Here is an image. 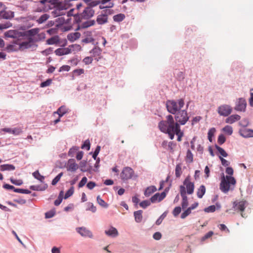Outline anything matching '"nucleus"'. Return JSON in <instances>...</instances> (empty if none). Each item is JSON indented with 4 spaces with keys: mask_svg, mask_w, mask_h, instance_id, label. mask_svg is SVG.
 I'll return each mask as SVG.
<instances>
[{
    "mask_svg": "<svg viewBox=\"0 0 253 253\" xmlns=\"http://www.w3.org/2000/svg\"><path fill=\"white\" fill-rule=\"evenodd\" d=\"M232 107L227 104H223L219 106L217 108L218 113L222 116L227 117L232 112Z\"/></svg>",
    "mask_w": 253,
    "mask_h": 253,
    "instance_id": "obj_7",
    "label": "nucleus"
},
{
    "mask_svg": "<svg viewBox=\"0 0 253 253\" xmlns=\"http://www.w3.org/2000/svg\"><path fill=\"white\" fill-rule=\"evenodd\" d=\"M49 17V15L47 14H44L42 15L38 20L37 22L39 24H42L46 21Z\"/></svg>",
    "mask_w": 253,
    "mask_h": 253,
    "instance_id": "obj_36",
    "label": "nucleus"
},
{
    "mask_svg": "<svg viewBox=\"0 0 253 253\" xmlns=\"http://www.w3.org/2000/svg\"><path fill=\"white\" fill-rule=\"evenodd\" d=\"M51 83H52V80L48 79L45 82H42L40 84V86L41 87H44L49 86L51 84Z\"/></svg>",
    "mask_w": 253,
    "mask_h": 253,
    "instance_id": "obj_46",
    "label": "nucleus"
},
{
    "mask_svg": "<svg viewBox=\"0 0 253 253\" xmlns=\"http://www.w3.org/2000/svg\"><path fill=\"white\" fill-rule=\"evenodd\" d=\"M174 134H176L177 136V141H180L181 140V138L183 135V132L181 131L180 127L174 131Z\"/></svg>",
    "mask_w": 253,
    "mask_h": 253,
    "instance_id": "obj_41",
    "label": "nucleus"
},
{
    "mask_svg": "<svg viewBox=\"0 0 253 253\" xmlns=\"http://www.w3.org/2000/svg\"><path fill=\"white\" fill-rule=\"evenodd\" d=\"M71 53V49L69 47L59 48L55 50V53L58 56L68 54Z\"/></svg>",
    "mask_w": 253,
    "mask_h": 253,
    "instance_id": "obj_20",
    "label": "nucleus"
},
{
    "mask_svg": "<svg viewBox=\"0 0 253 253\" xmlns=\"http://www.w3.org/2000/svg\"><path fill=\"white\" fill-rule=\"evenodd\" d=\"M183 186H181V190H184L185 187H186L187 190H194V184L189 176L185 179L183 182Z\"/></svg>",
    "mask_w": 253,
    "mask_h": 253,
    "instance_id": "obj_12",
    "label": "nucleus"
},
{
    "mask_svg": "<svg viewBox=\"0 0 253 253\" xmlns=\"http://www.w3.org/2000/svg\"><path fill=\"white\" fill-rule=\"evenodd\" d=\"M93 58L92 57H86L83 59V62L85 65H89L92 63Z\"/></svg>",
    "mask_w": 253,
    "mask_h": 253,
    "instance_id": "obj_50",
    "label": "nucleus"
},
{
    "mask_svg": "<svg viewBox=\"0 0 253 253\" xmlns=\"http://www.w3.org/2000/svg\"><path fill=\"white\" fill-rule=\"evenodd\" d=\"M181 209L180 207H175L172 211V214L174 216H177L181 212Z\"/></svg>",
    "mask_w": 253,
    "mask_h": 253,
    "instance_id": "obj_49",
    "label": "nucleus"
},
{
    "mask_svg": "<svg viewBox=\"0 0 253 253\" xmlns=\"http://www.w3.org/2000/svg\"><path fill=\"white\" fill-rule=\"evenodd\" d=\"M219 158L221 161V164L222 165V166H223L224 167H227L229 165L230 163L228 161H227V160L224 159L221 156H219Z\"/></svg>",
    "mask_w": 253,
    "mask_h": 253,
    "instance_id": "obj_60",
    "label": "nucleus"
},
{
    "mask_svg": "<svg viewBox=\"0 0 253 253\" xmlns=\"http://www.w3.org/2000/svg\"><path fill=\"white\" fill-rule=\"evenodd\" d=\"M102 50L101 49L98 47L96 46L94 47L90 51V53L92 54V56L94 57H98L100 56L101 54Z\"/></svg>",
    "mask_w": 253,
    "mask_h": 253,
    "instance_id": "obj_26",
    "label": "nucleus"
},
{
    "mask_svg": "<svg viewBox=\"0 0 253 253\" xmlns=\"http://www.w3.org/2000/svg\"><path fill=\"white\" fill-rule=\"evenodd\" d=\"M169 176L167 177L165 181H162L158 190H169L171 186V182L169 180Z\"/></svg>",
    "mask_w": 253,
    "mask_h": 253,
    "instance_id": "obj_18",
    "label": "nucleus"
},
{
    "mask_svg": "<svg viewBox=\"0 0 253 253\" xmlns=\"http://www.w3.org/2000/svg\"><path fill=\"white\" fill-rule=\"evenodd\" d=\"M241 118V117L237 115H232L227 118L225 120V122L228 124H232L236 121H239Z\"/></svg>",
    "mask_w": 253,
    "mask_h": 253,
    "instance_id": "obj_22",
    "label": "nucleus"
},
{
    "mask_svg": "<svg viewBox=\"0 0 253 253\" xmlns=\"http://www.w3.org/2000/svg\"><path fill=\"white\" fill-rule=\"evenodd\" d=\"M185 160L189 163H191L193 161V155L190 150H188L187 151Z\"/></svg>",
    "mask_w": 253,
    "mask_h": 253,
    "instance_id": "obj_33",
    "label": "nucleus"
},
{
    "mask_svg": "<svg viewBox=\"0 0 253 253\" xmlns=\"http://www.w3.org/2000/svg\"><path fill=\"white\" fill-rule=\"evenodd\" d=\"M215 128L214 127H212L209 130L208 133V139L210 142L212 141V137L214 135V133L215 132Z\"/></svg>",
    "mask_w": 253,
    "mask_h": 253,
    "instance_id": "obj_38",
    "label": "nucleus"
},
{
    "mask_svg": "<svg viewBox=\"0 0 253 253\" xmlns=\"http://www.w3.org/2000/svg\"><path fill=\"white\" fill-rule=\"evenodd\" d=\"M46 42L48 44H57L59 42V39L57 36L52 37L46 41Z\"/></svg>",
    "mask_w": 253,
    "mask_h": 253,
    "instance_id": "obj_34",
    "label": "nucleus"
},
{
    "mask_svg": "<svg viewBox=\"0 0 253 253\" xmlns=\"http://www.w3.org/2000/svg\"><path fill=\"white\" fill-rule=\"evenodd\" d=\"M104 4H100L99 5V8L100 9H102L104 8H112L114 6V3L113 2H109L108 4L106 5L105 6L103 5Z\"/></svg>",
    "mask_w": 253,
    "mask_h": 253,
    "instance_id": "obj_53",
    "label": "nucleus"
},
{
    "mask_svg": "<svg viewBox=\"0 0 253 253\" xmlns=\"http://www.w3.org/2000/svg\"><path fill=\"white\" fill-rule=\"evenodd\" d=\"M126 18V15L123 13H119L113 16L114 22L120 23L123 21Z\"/></svg>",
    "mask_w": 253,
    "mask_h": 253,
    "instance_id": "obj_28",
    "label": "nucleus"
},
{
    "mask_svg": "<svg viewBox=\"0 0 253 253\" xmlns=\"http://www.w3.org/2000/svg\"><path fill=\"white\" fill-rule=\"evenodd\" d=\"M63 175V173L62 172H61L60 173H59L52 180V184L53 185H55V184H56V183L59 181V180L60 179L61 176H62Z\"/></svg>",
    "mask_w": 253,
    "mask_h": 253,
    "instance_id": "obj_45",
    "label": "nucleus"
},
{
    "mask_svg": "<svg viewBox=\"0 0 253 253\" xmlns=\"http://www.w3.org/2000/svg\"><path fill=\"white\" fill-rule=\"evenodd\" d=\"M23 35L21 32L17 30H9L4 33V36L7 38L18 39Z\"/></svg>",
    "mask_w": 253,
    "mask_h": 253,
    "instance_id": "obj_13",
    "label": "nucleus"
},
{
    "mask_svg": "<svg viewBox=\"0 0 253 253\" xmlns=\"http://www.w3.org/2000/svg\"><path fill=\"white\" fill-rule=\"evenodd\" d=\"M63 196H64V192L63 191H60V192L58 195V198L57 199H56L55 201H54V205L55 206H59L61 203L62 202L63 199H64L63 198Z\"/></svg>",
    "mask_w": 253,
    "mask_h": 253,
    "instance_id": "obj_32",
    "label": "nucleus"
},
{
    "mask_svg": "<svg viewBox=\"0 0 253 253\" xmlns=\"http://www.w3.org/2000/svg\"><path fill=\"white\" fill-rule=\"evenodd\" d=\"M225 140H226V138L223 135L220 134V135H219V136L218 137L217 141L219 144H220V145L222 144L223 143H224L225 142Z\"/></svg>",
    "mask_w": 253,
    "mask_h": 253,
    "instance_id": "obj_56",
    "label": "nucleus"
},
{
    "mask_svg": "<svg viewBox=\"0 0 253 253\" xmlns=\"http://www.w3.org/2000/svg\"><path fill=\"white\" fill-rule=\"evenodd\" d=\"M142 211L139 210L134 212L135 220L137 222H140L142 219Z\"/></svg>",
    "mask_w": 253,
    "mask_h": 253,
    "instance_id": "obj_29",
    "label": "nucleus"
},
{
    "mask_svg": "<svg viewBox=\"0 0 253 253\" xmlns=\"http://www.w3.org/2000/svg\"><path fill=\"white\" fill-rule=\"evenodd\" d=\"M74 10H75V9L74 8H72L71 9H70L68 12H67V16L68 17L69 16H76V17H77V16H79V12H77V13H74Z\"/></svg>",
    "mask_w": 253,
    "mask_h": 253,
    "instance_id": "obj_51",
    "label": "nucleus"
},
{
    "mask_svg": "<svg viewBox=\"0 0 253 253\" xmlns=\"http://www.w3.org/2000/svg\"><path fill=\"white\" fill-rule=\"evenodd\" d=\"M166 196V193L164 191L162 193H157L153 195L150 199L153 203L159 202L163 200Z\"/></svg>",
    "mask_w": 253,
    "mask_h": 253,
    "instance_id": "obj_17",
    "label": "nucleus"
},
{
    "mask_svg": "<svg viewBox=\"0 0 253 253\" xmlns=\"http://www.w3.org/2000/svg\"><path fill=\"white\" fill-rule=\"evenodd\" d=\"M108 17L106 16V15H104L103 13H101L99 14L96 18V22L99 25H103L108 22Z\"/></svg>",
    "mask_w": 253,
    "mask_h": 253,
    "instance_id": "obj_19",
    "label": "nucleus"
},
{
    "mask_svg": "<svg viewBox=\"0 0 253 253\" xmlns=\"http://www.w3.org/2000/svg\"><path fill=\"white\" fill-rule=\"evenodd\" d=\"M81 34L79 32L71 33L68 35L67 39L72 42L75 41L80 38Z\"/></svg>",
    "mask_w": 253,
    "mask_h": 253,
    "instance_id": "obj_24",
    "label": "nucleus"
},
{
    "mask_svg": "<svg viewBox=\"0 0 253 253\" xmlns=\"http://www.w3.org/2000/svg\"><path fill=\"white\" fill-rule=\"evenodd\" d=\"M15 169L14 166L10 164H4L0 166V170L1 171H11Z\"/></svg>",
    "mask_w": 253,
    "mask_h": 253,
    "instance_id": "obj_27",
    "label": "nucleus"
},
{
    "mask_svg": "<svg viewBox=\"0 0 253 253\" xmlns=\"http://www.w3.org/2000/svg\"><path fill=\"white\" fill-rule=\"evenodd\" d=\"M14 12L7 10V8L4 5L1 10H0V18L10 19L14 17Z\"/></svg>",
    "mask_w": 253,
    "mask_h": 253,
    "instance_id": "obj_8",
    "label": "nucleus"
},
{
    "mask_svg": "<svg viewBox=\"0 0 253 253\" xmlns=\"http://www.w3.org/2000/svg\"><path fill=\"white\" fill-rule=\"evenodd\" d=\"M150 205V202L148 200L143 201L139 204L140 206L143 208H146L147 207L149 206Z\"/></svg>",
    "mask_w": 253,
    "mask_h": 253,
    "instance_id": "obj_54",
    "label": "nucleus"
},
{
    "mask_svg": "<svg viewBox=\"0 0 253 253\" xmlns=\"http://www.w3.org/2000/svg\"><path fill=\"white\" fill-rule=\"evenodd\" d=\"M94 11L90 7L84 8L83 12L79 15V19H88L94 15Z\"/></svg>",
    "mask_w": 253,
    "mask_h": 253,
    "instance_id": "obj_11",
    "label": "nucleus"
},
{
    "mask_svg": "<svg viewBox=\"0 0 253 253\" xmlns=\"http://www.w3.org/2000/svg\"><path fill=\"white\" fill-rule=\"evenodd\" d=\"M76 230L83 237L90 238L93 237L91 232L85 227H79L76 229Z\"/></svg>",
    "mask_w": 253,
    "mask_h": 253,
    "instance_id": "obj_15",
    "label": "nucleus"
},
{
    "mask_svg": "<svg viewBox=\"0 0 253 253\" xmlns=\"http://www.w3.org/2000/svg\"><path fill=\"white\" fill-rule=\"evenodd\" d=\"M248 205V202L245 200L236 201L233 203V208L235 211H240L241 216L244 217L243 212Z\"/></svg>",
    "mask_w": 253,
    "mask_h": 253,
    "instance_id": "obj_6",
    "label": "nucleus"
},
{
    "mask_svg": "<svg viewBox=\"0 0 253 253\" xmlns=\"http://www.w3.org/2000/svg\"><path fill=\"white\" fill-rule=\"evenodd\" d=\"M191 211L189 208H188L185 211H184L181 215V218L182 219L185 218L186 217H187L188 215H189L191 212Z\"/></svg>",
    "mask_w": 253,
    "mask_h": 253,
    "instance_id": "obj_48",
    "label": "nucleus"
},
{
    "mask_svg": "<svg viewBox=\"0 0 253 253\" xmlns=\"http://www.w3.org/2000/svg\"><path fill=\"white\" fill-rule=\"evenodd\" d=\"M185 104L184 99H179L177 100H169L166 102V108L168 111L172 114H175L180 111Z\"/></svg>",
    "mask_w": 253,
    "mask_h": 253,
    "instance_id": "obj_3",
    "label": "nucleus"
},
{
    "mask_svg": "<svg viewBox=\"0 0 253 253\" xmlns=\"http://www.w3.org/2000/svg\"><path fill=\"white\" fill-rule=\"evenodd\" d=\"M100 150V147L99 146H97L95 149V151L94 152L92 157L94 160H96L98 154H99Z\"/></svg>",
    "mask_w": 253,
    "mask_h": 253,
    "instance_id": "obj_61",
    "label": "nucleus"
},
{
    "mask_svg": "<svg viewBox=\"0 0 253 253\" xmlns=\"http://www.w3.org/2000/svg\"><path fill=\"white\" fill-rule=\"evenodd\" d=\"M105 233L108 236L116 237L119 233L117 229L114 227H111L108 230L105 231Z\"/></svg>",
    "mask_w": 253,
    "mask_h": 253,
    "instance_id": "obj_21",
    "label": "nucleus"
},
{
    "mask_svg": "<svg viewBox=\"0 0 253 253\" xmlns=\"http://www.w3.org/2000/svg\"><path fill=\"white\" fill-rule=\"evenodd\" d=\"M73 0H64V2L56 0L55 2V8L52 11V14L54 17H57L65 14V10L73 5L70 3Z\"/></svg>",
    "mask_w": 253,
    "mask_h": 253,
    "instance_id": "obj_2",
    "label": "nucleus"
},
{
    "mask_svg": "<svg viewBox=\"0 0 253 253\" xmlns=\"http://www.w3.org/2000/svg\"><path fill=\"white\" fill-rule=\"evenodd\" d=\"M246 106V100L243 98H240L237 100L234 109L238 111H245Z\"/></svg>",
    "mask_w": 253,
    "mask_h": 253,
    "instance_id": "obj_10",
    "label": "nucleus"
},
{
    "mask_svg": "<svg viewBox=\"0 0 253 253\" xmlns=\"http://www.w3.org/2000/svg\"><path fill=\"white\" fill-rule=\"evenodd\" d=\"M193 191H181V196L182 197L181 206L183 209L186 208L188 205V199L186 194H192Z\"/></svg>",
    "mask_w": 253,
    "mask_h": 253,
    "instance_id": "obj_14",
    "label": "nucleus"
},
{
    "mask_svg": "<svg viewBox=\"0 0 253 253\" xmlns=\"http://www.w3.org/2000/svg\"><path fill=\"white\" fill-rule=\"evenodd\" d=\"M33 175L35 178L40 181H42L44 179V177L41 175L38 170L35 171Z\"/></svg>",
    "mask_w": 253,
    "mask_h": 253,
    "instance_id": "obj_44",
    "label": "nucleus"
},
{
    "mask_svg": "<svg viewBox=\"0 0 253 253\" xmlns=\"http://www.w3.org/2000/svg\"><path fill=\"white\" fill-rule=\"evenodd\" d=\"M10 180L12 184L17 186L21 185L23 183V181L21 179H17L13 178H10Z\"/></svg>",
    "mask_w": 253,
    "mask_h": 253,
    "instance_id": "obj_42",
    "label": "nucleus"
},
{
    "mask_svg": "<svg viewBox=\"0 0 253 253\" xmlns=\"http://www.w3.org/2000/svg\"><path fill=\"white\" fill-rule=\"evenodd\" d=\"M216 207L214 205L210 206L204 209V211L206 212H213L215 211Z\"/></svg>",
    "mask_w": 253,
    "mask_h": 253,
    "instance_id": "obj_43",
    "label": "nucleus"
},
{
    "mask_svg": "<svg viewBox=\"0 0 253 253\" xmlns=\"http://www.w3.org/2000/svg\"><path fill=\"white\" fill-rule=\"evenodd\" d=\"M97 201L98 203L103 207H107V204L104 202V200H103L101 198L99 197V196H98L97 197Z\"/></svg>",
    "mask_w": 253,
    "mask_h": 253,
    "instance_id": "obj_52",
    "label": "nucleus"
},
{
    "mask_svg": "<svg viewBox=\"0 0 253 253\" xmlns=\"http://www.w3.org/2000/svg\"><path fill=\"white\" fill-rule=\"evenodd\" d=\"M235 179L231 176H223L220 183L221 190H230L233 189L236 184Z\"/></svg>",
    "mask_w": 253,
    "mask_h": 253,
    "instance_id": "obj_4",
    "label": "nucleus"
},
{
    "mask_svg": "<svg viewBox=\"0 0 253 253\" xmlns=\"http://www.w3.org/2000/svg\"><path fill=\"white\" fill-rule=\"evenodd\" d=\"M84 70L83 69H76L73 71V74L74 76H79L84 73Z\"/></svg>",
    "mask_w": 253,
    "mask_h": 253,
    "instance_id": "obj_57",
    "label": "nucleus"
},
{
    "mask_svg": "<svg viewBox=\"0 0 253 253\" xmlns=\"http://www.w3.org/2000/svg\"><path fill=\"white\" fill-rule=\"evenodd\" d=\"M215 148H216V149L219 152V153L220 154V155H221L220 156L226 157L228 156V154L226 152V151L221 147L216 145Z\"/></svg>",
    "mask_w": 253,
    "mask_h": 253,
    "instance_id": "obj_37",
    "label": "nucleus"
},
{
    "mask_svg": "<svg viewBox=\"0 0 253 253\" xmlns=\"http://www.w3.org/2000/svg\"><path fill=\"white\" fill-rule=\"evenodd\" d=\"M189 117L186 110H180L175 114V119L176 123L181 125H184L188 121Z\"/></svg>",
    "mask_w": 253,
    "mask_h": 253,
    "instance_id": "obj_5",
    "label": "nucleus"
},
{
    "mask_svg": "<svg viewBox=\"0 0 253 253\" xmlns=\"http://www.w3.org/2000/svg\"><path fill=\"white\" fill-rule=\"evenodd\" d=\"M100 4V0H92L91 2L88 5V7H94L98 4Z\"/></svg>",
    "mask_w": 253,
    "mask_h": 253,
    "instance_id": "obj_62",
    "label": "nucleus"
},
{
    "mask_svg": "<svg viewBox=\"0 0 253 253\" xmlns=\"http://www.w3.org/2000/svg\"><path fill=\"white\" fill-rule=\"evenodd\" d=\"M86 210L90 211L92 212H95L96 211V208L94 206L92 203H88L87 204Z\"/></svg>",
    "mask_w": 253,
    "mask_h": 253,
    "instance_id": "obj_40",
    "label": "nucleus"
},
{
    "mask_svg": "<svg viewBox=\"0 0 253 253\" xmlns=\"http://www.w3.org/2000/svg\"><path fill=\"white\" fill-rule=\"evenodd\" d=\"M33 42V40L32 38H29L28 40L22 42L19 44V49L23 50L25 49L30 48Z\"/></svg>",
    "mask_w": 253,
    "mask_h": 253,
    "instance_id": "obj_16",
    "label": "nucleus"
},
{
    "mask_svg": "<svg viewBox=\"0 0 253 253\" xmlns=\"http://www.w3.org/2000/svg\"><path fill=\"white\" fill-rule=\"evenodd\" d=\"M104 15H106V16L108 17V15H112L114 13V11L112 9H106L102 11Z\"/></svg>",
    "mask_w": 253,
    "mask_h": 253,
    "instance_id": "obj_59",
    "label": "nucleus"
},
{
    "mask_svg": "<svg viewBox=\"0 0 253 253\" xmlns=\"http://www.w3.org/2000/svg\"><path fill=\"white\" fill-rule=\"evenodd\" d=\"M68 169L72 171H74L78 168V165L75 163V160L71 159L68 162Z\"/></svg>",
    "mask_w": 253,
    "mask_h": 253,
    "instance_id": "obj_25",
    "label": "nucleus"
},
{
    "mask_svg": "<svg viewBox=\"0 0 253 253\" xmlns=\"http://www.w3.org/2000/svg\"><path fill=\"white\" fill-rule=\"evenodd\" d=\"M82 149H86L87 150H89L90 149V142L88 140H86L84 144L81 146Z\"/></svg>",
    "mask_w": 253,
    "mask_h": 253,
    "instance_id": "obj_47",
    "label": "nucleus"
},
{
    "mask_svg": "<svg viewBox=\"0 0 253 253\" xmlns=\"http://www.w3.org/2000/svg\"><path fill=\"white\" fill-rule=\"evenodd\" d=\"M249 124V121L247 119H244L241 121L240 124L244 127H246Z\"/></svg>",
    "mask_w": 253,
    "mask_h": 253,
    "instance_id": "obj_64",
    "label": "nucleus"
},
{
    "mask_svg": "<svg viewBox=\"0 0 253 253\" xmlns=\"http://www.w3.org/2000/svg\"><path fill=\"white\" fill-rule=\"evenodd\" d=\"M182 173V168H181V165L180 164H178L176 165L175 169V176L177 178H179L180 177Z\"/></svg>",
    "mask_w": 253,
    "mask_h": 253,
    "instance_id": "obj_31",
    "label": "nucleus"
},
{
    "mask_svg": "<svg viewBox=\"0 0 253 253\" xmlns=\"http://www.w3.org/2000/svg\"><path fill=\"white\" fill-rule=\"evenodd\" d=\"M240 134L244 137H253V130L244 128L240 131Z\"/></svg>",
    "mask_w": 253,
    "mask_h": 253,
    "instance_id": "obj_23",
    "label": "nucleus"
},
{
    "mask_svg": "<svg viewBox=\"0 0 253 253\" xmlns=\"http://www.w3.org/2000/svg\"><path fill=\"white\" fill-rule=\"evenodd\" d=\"M12 25V23L10 22H6L4 23L0 24V30H2L3 29H7Z\"/></svg>",
    "mask_w": 253,
    "mask_h": 253,
    "instance_id": "obj_39",
    "label": "nucleus"
},
{
    "mask_svg": "<svg viewBox=\"0 0 253 253\" xmlns=\"http://www.w3.org/2000/svg\"><path fill=\"white\" fill-rule=\"evenodd\" d=\"M222 130L224 132L226 133L227 134L230 135L233 133V128L231 126H226L222 128Z\"/></svg>",
    "mask_w": 253,
    "mask_h": 253,
    "instance_id": "obj_35",
    "label": "nucleus"
},
{
    "mask_svg": "<svg viewBox=\"0 0 253 253\" xmlns=\"http://www.w3.org/2000/svg\"><path fill=\"white\" fill-rule=\"evenodd\" d=\"M213 235V232L211 231H209L202 238V240L204 241L210 237H211Z\"/></svg>",
    "mask_w": 253,
    "mask_h": 253,
    "instance_id": "obj_63",
    "label": "nucleus"
},
{
    "mask_svg": "<svg viewBox=\"0 0 253 253\" xmlns=\"http://www.w3.org/2000/svg\"><path fill=\"white\" fill-rule=\"evenodd\" d=\"M134 173L133 169L130 167L125 168L121 172V176L123 179H128L131 178Z\"/></svg>",
    "mask_w": 253,
    "mask_h": 253,
    "instance_id": "obj_9",
    "label": "nucleus"
},
{
    "mask_svg": "<svg viewBox=\"0 0 253 253\" xmlns=\"http://www.w3.org/2000/svg\"><path fill=\"white\" fill-rule=\"evenodd\" d=\"M68 112V109L65 106H62L58 108L57 113L60 117L63 116L64 114Z\"/></svg>",
    "mask_w": 253,
    "mask_h": 253,
    "instance_id": "obj_30",
    "label": "nucleus"
},
{
    "mask_svg": "<svg viewBox=\"0 0 253 253\" xmlns=\"http://www.w3.org/2000/svg\"><path fill=\"white\" fill-rule=\"evenodd\" d=\"M87 178L86 177H84L81 181L79 182L78 185V187L79 188L83 187L86 183L87 182Z\"/></svg>",
    "mask_w": 253,
    "mask_h": 253,
    "instance_id": "obj_55",
    "label": "nucleus"
},
{
    "mask_svg": "<svg viewBox=\"0 0 253 253\" xmlns=\"http://www.w3.org/2000/svg\"><path fill=\"white\" fill-rule=\"evenodd\" d=\"M166 119L165 121L159 122L158 127L162 132L168 133L169 138L173 139L174 131L180 127V125L174 121L173 116L171 115L167 116Z\"/></svg>",
    "mask_w": 253,
    "mask_h": 253,
    "instance_id": "obj_1",
    "label": "nucleus"
},
{
    "mask_svg": "<svg viewBox=\"0 0 253 253\" xmlns=\"http://www.w3.org/2000/svg\"><path fill=\"white\" fill-rule=\"evenodd\" d=\"M79 149V147H73L72 148L70 149L68 155L71 157H73L74 156V154L75 152H76Z\"/></svg>",
    "mask_w": 253,
    "mask_h": 253,
    "instance_id": "obj_58",
    "label": "nucleus"
}]
</instances>
